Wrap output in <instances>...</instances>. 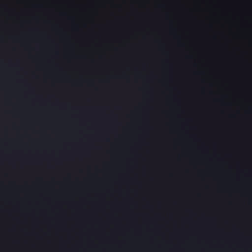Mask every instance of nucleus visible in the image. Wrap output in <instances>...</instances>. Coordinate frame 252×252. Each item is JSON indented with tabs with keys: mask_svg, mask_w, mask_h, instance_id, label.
<instances>
[{
	"mask_svg": "<svg viewBox=\"0 0 252 252\" xmlns=\"http://www.w3.org/2000/svg\"><path fill=\"white\" fill-rule=\"evenodd\" d=\"M246 113L247 114L251 115H252V111L251 110H247V111H246Z\"/></svg>",
	"mask_w": 252,
	"mask_h": 252,
	"instance_id": "1",
	"label": "nucleus"
},
{
	"mask_svg": "<svg viewBox=\"0 0 252 252\" xmlns=\"http://www.w3.org/2000/svg\"><path fill=\"white\" fill-rule=\"evenodd\" d=\"M230 116L232 117H234L235 116V114H230Z\"/></svg>",
	"mask_w": 252,
	"mask_h": 252,
	"instance_id": "2",
	"label": "nucleus"
},
{
	"mask_svg": "<svg viewBox=\"0 0 252 252\" xmlns=\"http://www.w3.org/2000/svg\"><path fill=\"white\" fill-rule=\"evenodd\" d=\"M221 113L222 114H224V111H221Z\"/></svg>",
	"mask_w": 252,
	"mask_h": 252,
	"instance_id": "3",
	"label": "nucleus"
}]
</instances>
